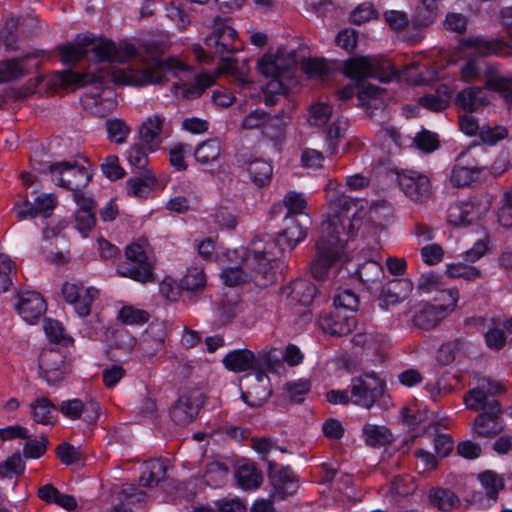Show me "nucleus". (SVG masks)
Masks as SVG:
<instances>
[{"instance_id":"f257e3e1","label":"nucleus","mask_w":512,"mask_h":512,"mask_svg":"<svg viewBox=\"0 0 512 512\" xmlns=\"http://www.w3.org/2000/svg\"><path fill=\"white\" fill-rule=\"evenodd\" d=\"M325 191L332 215L321 224L316 258L310 266L313 277L317 279H323L332 264L345 257L344 245L360 228L359 213L363 209L362 200L338 191L332 180L326 184Z\"/></svg>"},{"instance_id":"f03ea898","label":"nucleus","mask_w":512,"mask_h":512,"mask_svg":"<svg viewBox=\"0 0 512 512\" xmlns=\"http://www.w3.org/2000/svg\"><path fill=\"white\" fill-rule=\"evenodd\" d=\"M185 70L186 66L175 59L163 61L153 58L139 71L131 68L99 69L95 72L86 73L65 70L61 71L59 76L61 82L65 85L102 84L109 79L116 84L143 86L162 83L166 80L168 74L177 76V72Z\"/></svg>"},{"instance_id":"7ed1b4c3","label":"nucleus","mask_w":512,"mask_h":512,"mask_svg":"<svg viewBox=\"0 0 512 512\" xmlns=\"http://www.w3.org/2000/svg\"><path fill=\"white\" fill-rule=\"evenodd\" d=\"M344 73L347 77L358 81L357 87H361L358 91V98L363 101L366 96H376L382 90L378 86L362 84L366 78H375L382 82L392 80L396 75V70L388 59L378 56H361L353 57L345 61Z\"/></svg>"},{"instance_id":"20e7f679","label":"nucleus","mask_w":512,"mask_h":512,"mask_svg":"<svg viewBox=\"0 0 512 512\" xmlns=\"http://www.w3.org/2000/svg\"><path fill=\"white\" fill-rule=\"evenodd\" d=\"M89 46H92L90 51L97 61L123 63L135 54V48L131 45L121 48L117 47L111 40L100 39L94 42V39L90 36H79L77 43L60 48L61 60L65 64H75L86 56Z\"/></svg>"},{"instance_id":"39448f33","label":"nucleus","mask_w":512,"mask_h":512,"mask_svg":"<svg viewBox=\"0 0 512 512\" xmlns=\"http://www.w3.org/2000/svg\"><path fill=\"white\" fill-rule=\"evenodd\" d=\"M205 44L213 52L219 55L223 61L220 69L230 74L240 87H246L251 81L246 77V72L241 71L225 54L234 53L239 50L240 43L237 39V32L225 20L216 19L213 23L212 32L206 37Z\"/></svg>"},{"instance_id":"423d86ee","label":"nucleus","mask_w":512,"mask_h":512,"mask_svg":"<svg viewBox=\"0 0 512 512\" xmlns=\"http://www.w3.org/2000/svg\"><path fill=\"white\" fill-rule=\"evenodd\" d=\"M277 257L273 240L252 242L244 257V267L249 270L250 279L258 287H267L275 281L276 273L271 262Z\"/></svg>"},{"instance_id":"0eeeda50","label":"nucleus","mask_w":512,"mask_h":512,"mask_svg":"<svg viewBox=\"0 0 512 512\" xmlns=\"http://www.w3.org/2000/svg\"><path fill=\"white\" fill-rule=\"evenodd\" d=\"M486 150L481 145L470 146L456 158L450 182L454 187H466L488 169Z\"/></svg>"},{"instance_id":"6e6552de","label":"nucleus","mask_w":512,"mask_h":512,"mask_svg":"<svg viewBox=\"0 0 512 512\" xmlns=\"http://www.w3.org/2000/svg\"><path fill=\"white\" fill-rule=\"evenodd\" d=\"M464 401L468 409L483 411L474 421V429L479 436L493 437L501 431L502 427L498 423V418L502 409L497 400L486 401L483 390H470L464 397Z\"/></svg>"},{"instance_id":"1a4fd4ad","label":"nucleus","mask_w":512,"mask_h":512,"mask_svg":"<svg viewBox=\"0 0 512 512\" xmlns=\"http://www.w3.org/2000/svg\"><path fill=\"white\" fill-rule=\"evenodd\" d=\"M41 173H50L52 180L68 190L84 189L91 180V174L81 165L71 162H55L39 164L35 167Z\"/></svg>"},{"instance_id":"9d476101","label":"nucleus","mask_w":512,"mask_h":512,"mask_svg":"<svg viewBox=\"0 0 512 512\" xmlns=\"http://www.w3.org/2000/svg\"><path fill=\"white\" fill-rule=\"evenodd\" d=\"M126 261L117 266L120 276L131 278L141 283L153 280V264L145 248L132 243L125 250Z\"/></svg>"},{"instance_id":"9b49d317","label":"nucleus","mask_w":512,"mask_h":512,"mask_svg":"<svg viewBox=\"0 0 512 512\" xmlns=\"http://www.w3.org/2000/svg\"><path fill=\"white\" fill-rule=\"evenodd\" d=\"M443 293L447 294L450 302L441 305L426 303L420 306L412 317V324L415 328L422 331L433 330L454 311L459 299V291L456 288H450Z\"/></svg>"},{"instance_id":"f8f14e48","label":"nucleus","mask_w":512,"mask_h":512,"mask_svg":"<svg viewBox=\"0 0 512 512\" xmlns=\"http://www.w3.org/2000/svg\"><path fill=\"white\" fill-rule=\"evenodd\" d=\"M205 395L199 388L184 391L170 408L171 420L180 426L193 422L204 406Z\"/></svg>"},{"instance_id":"ddd939ff","label":"nucleus","mask_w":512,"mask_h":512,"mask_svg":"<svg viewBox=\"0 0 512 512\" xmlns=\"http://www.w3.org/2000/svg\"><path fill=\"white\" fill-rule=\"evenodd\" d=\"M490 208L487 196L470 201L452 203L447 210V220L453 226H467L479 221Z\"/></svg>"},{"instance_id":"4468645a","label":"nucleus","mask_w":512,"mask_h":512,"mask_svg":"<svg viewBox=\"0 0 512 512\" xmlns=\"http://www.w3.org/2000/svg\"><path fill=\"white\" fill-rule=\"evenodd\" d=\"M350 392L355 405L370 409L383 393V384L374 374H364L351 380Z\"/></svg>"},{"instance_id":"2eb2a0df","label":"nucleus","mask_w":512,"mask_h":512,"mask_svg":"<svg viewBox=\"0 0 512 512\" xmlns=\"http://www.w3.org/2000/svg\"><path fill=\"white\" fill-rule=\"evenodd\" d=\"M399 186L403 193L416 203L426 202L432 194L429 178L417 171L406 170L397 176Z\"/></svg>"},{"instance_id":"dca6fc26","label":"nucleus","mask_w":512,"mask_h":512,"mask_svg":"<svg viewBox=\"0 0 512 512\" xmlns=\"http://www.w3.org/2000/svg\"><path fill=\"white\" fill-rule=\"evenodd\" d=\"M296 65V51L279 48L274 57L264 56L259 60L258 70L266 77H289Z\"/></svg>"},{"instance_id":"f3484780","label":"nucleus","mask_w":512,"mask_h":512,"mask_svg":"<svg viewBox=\"0 0 512 512\" xmlns=\"http://www.w3.org/2000/svg\"><path fill=\"white\" fill-rule=\"evenodd\" d=\"M310 224L308 215H303L301 218L296 216H285L283 219V229L279 233V237L275 242L276 249L280 251L285 248L293 249L300 241L306 237L307 228Z\"/></svg>"},{"instance_id":"a211bd4d","label":"nucleus","mask_w":512,"mask_h":512,"mask_svg":"<svg viewBox=\"0 0 512 512\" xmlns=\"http://www.w3.org/2000/svg\"><path fill=\"white\" fill-rule=\"evenodd\" d=\"M269 479L273 486L271 498L274 500H284L298 490V480L289 467L277 468L276 465L268 462Z\"/></svg>"},{"instance_id":"6ab92c4d","label":"nucleus","mask_w":512,"mask_h":512,"mask_svg":"<svg viewBox=\"0 0 512 512\" xmlns=\"http://www.w3.org/2000/svg\"><path fill=\"white\" fill-rule=\"evenodd\" d=\"M62 294L65 301L74 306L80 317L90 314L91 305L98 297L99 291L94 287L84 289L76 283L66 282L62 286Z\"/></svg>"},{"instance_id":"aec40b11","label":"nucleus","mask_w":512,"mask_h":512,"mask_svg":"<svg viewBox=\"0 0 512 512\" xmlns=\"http://www.w3.org/2000/svg\"><path fill=\"white\" fill-rule=\"evenodd\" d=\"M270 379L262 370H257L255 376L248 380L246 391H242L241 398L250 407L262 406L270 397Z\"/></svg>"},{"instance_id":"412c9836","label":"nucleus","mask_w":512,"mask_h":512,"mask_svg":"<svg viewBox=\"0 0 512 512\" xmlns=\"http://www.w3.org/2000/svg\"><path fill=\"white\" fill-rule=\"evenodd\" d=\"M64 358V354L58 349H45L41 352L38 366L49 384H55L63 378Z\"/></svg>"},{"instance_id":"4be33fe9","label":"nucleus","mask_w":512,"mask_h":512,"mask_svg":"<svg viewBox=\"0 0 512 512\" xmlns=\"http://www.w3.org/2000/svg\"><path fill=\"white\" fill-rule=\"evenodd\" d=\"M58 410L70 420H78L84 414V420L88 424H94L100 416V406L95 401L83 403L80 399H68L60 403Z\"/></svg>"},{"instance_id":"5701e85b","label":"nucleus","mask_w":512,"mask_h":512,"mask_svg":"<svg viewBox=\"0 0 512 512\" xmlns=\"http://www.w3.org/2000/svg\"><path fill=\"white\" fill-rule=\"evenodd\" d=\"M319 324L323 331L331 335L344 336L354 330L356 319L352 313L335 309L333 312L323 314Z\"/></svg>"},{"instance_id":"b1692460","label":"nucleus","mask_w":512,"mask_h":512,"mask_svg":"<svg viewBox=\"0 0 512 512\" xmlns=\"http://www.w3.org/2000/svg\"><path fill=\"white\" fill-rule=\"evenodd\" d=\"M166 336L167 332L164 322H151L142 334L138 348L144 356H152L162 349Z\"/></svg>"},{"instance_id":"393cba45","label":"nucleus","mask_w":512,"mask_h":512,"mask_svg":"<svg viewBox=\"0 0 512 512\" xmlns=\"http://www.w3.org/2000/svg\"><path fill=\"white\" fill-rule=\"evenodd\" d=\"M16 309L25 321L33 323L46 311V303L38 292L26 291L19 294Z\"/></svg>"},{"instance_id":"a878e982","label":"nucleus","mask_w":512,"mask_h":512,"mask_svg":"<svg viewBox=\"0 0 512 512\" xmlns=\"http://www.w3.org/2000/svg\"><path fill=\"white\" fill-rule=\"evenodd\" d=\"M165 118L161 115L149 116L139 128V138L150 152L156 151L161 144V134Z\"/></svg>"},{"instance_id":"bb28decb","label":"nucleus","mask_w":512,"mask_h":512,"mask_svg":"<svg viewBox=\"0 0 512 512\" xmlns=\"http://www.w3.org/2000/svg\"><path fill=\"white\" fill-rule=\"evenodd\" d=\"M316 294L315 286L308 280L297 279L281 289V295L291 304L309 305Z\"/></svg>"},{"instance_id":"cd10ccee","label":"nucleus","mask_w":512,"mask_h":512,"mask_svg":"<svg viewBox=\"0 0 512 512\" xmlns=\"http://www.w3.org/2000/svg\"><path fill=\"white\" fill-rule=\"evenodd\" d=\"M222 362L228 370L235 373L258 370L256 357L248 349L233 350L223 358Z\"/></svg>"},{"instance_id":"c85d7f7f","label":"nucleus","mask_w":512,"mask_h":512,"mask_svg":"<svg viewBox=\"0 0 512 512\" xmlns=\"http://www.w3.org/2000/svg\"><path fill=\"white\" fill-rule=\"evenodd\" d=\"M169 462L166 459H152L143 464L139 482L142 487L152 488L166 479Z\"/></svg>"},{"instance_id":"c756f323","label":"nucleus","mask_w":512,"mask_h":512,"mask_svg":"<svg viewBox=\"0 0 512 512\" xmlns=\"http://www.w3.org/2000/svg\"><path fill=\"white\" fill-rule=\"evenodd\" d=\"M458 107L469 113L475 112L488 103L486 91L480 87H468L458 93L456 97Z\"/></svg>"},{"instance_id":"7c9ffc66","label":"nucleus","mask_w":512,"mask_h":512,"mask_svg":"<svg viewBox=\"0 0 512 512\" xmlns=\"http://www.w3.org/2000/svg\"><path fill=\"white\" fill-rule=\"evenodd\" d=\"M222 152L221 143L218 138H210L203 141L194 150V157L198 164L211 166L217 163Z\"/></svg>"},{"instance_id":"2f4dec72","label":"nucleus","mask_w":512,"mask_h":512,"mask_svg":"<svg viewBox=\"0 0 512 512\" xmlns=\"http://www.w3.org/2000/svg\"><path fill=\"white\" fill-rule=\"evenodd\" d=\"M412 289V283L406 279L393 280L382 290V301L386 306L395 305L407 299Z\"/></svg>"},{"instance_id":"473e14b6","label":"nucleus","mask_w":512,"mask_h":512,"mask_svg":"<svg viewBox=\"0 0 512 512\" xmlns=\"http://www.w3.org/2000/svg\"><path fill=\"white\" fill-rule=\"evenodd\" d=\"M38 496L46 503H54L66 510H74L77 507L76 499L69 494L61 493L52 484H46L39 488Z\"/></svg>"},{"instance_id":"72a5a7b5","label":"nucleus","mask_w":512,"mask_h":512,"mask_svg":"<svg viewBox=\"0 0 512 512\" xmlns=\"http://www.w3.org/2000/svg\"><path fill=\"white\" fill-rule=\"evenodd\" d=\"M364 442L373 448L390 444L394 437L392 432L383 425L367 423L362 429Z\"/></svg>"},{"instance_id":"f704fd0d","label":"nucleus","mask_w":512,"mask_h":512,"mask_svg":"<svg viewBox=\"0 0 512 512\" xmlns=\"http://www.w3.org/2000/svg\"><path fill=\"white\" fill-rule=\"evenodd\" d=\"M428 499L432 507L442 511H450L460 505V499L453 491L440 487L432 488Z\"/></svg>"},{"instance_id":"c9c22d12","label":"nucleus","mask_w":512,"mask_h":512,"mask_svg":"<svg viewBox=\"0 0 512 512\" xmlns=\"http://www.w3.org/2000/svg\"><path fill=\"white\" fill-rule=\"evenodd\" d=\"M485 84L488 89L498 92L508 104H512V78L504 77L488 68Z\"/></svg>"},{"instance_id":"e433bc0d","label":"nucleus","mask_w":512,"mask_h":512,"mask_svg":"<svg viewBox=\"0 0 512 512\" xmlns=\"http://www.w3.org/2000/svg\"><path fill=\"white\" fill-rule=\"evenodd\" d=\"M288 119V114L283 110L275 115L267 113V119H265L261 130L262 134L270 140L281 139L284 136Z\"/></svg>"},{"instance_id":"4c0bfd02","label":"nucleus","mask_w":512,"mask_h":512,"mask_svg":"<svg viewBox=\"0 0 512 512\" xmlns=\"http://www.w3.org/2000/svg\"><path fill=\"white\" fill-rule=\"evenodd\" d=\"M31 416L34 422L42 425L53 424V411L55 405L47 397H37L29 404Z\"/></svg>"},{"instance_id":"58836bf2","label":"nucleus","mask_w":512,"mask_h":512,"mask_svg":"<svg viewBox=\"0 0 512 512\" xmlns=\"http://www.w3.org/2000/svg\"><path fill=\"white\" fill-rule=\"evenodd\" d=\"M236 479L241 488L244 490H252L261 485L263 476L261 471H259L254 464L245 463L240 465L236 470Z\"/></svg>"},{"instance_id":"ea45409f","label":"nucleus","mask_w":512,"mask_h":512,"mask_svg":"<svg viewBox=\"0 0 512 512\" xmlns=\"http://www.w3.org/2000/svg\"><path fill=\"white\" fill-rule=\"evenodd\" d=\"M247 171L252 182L259 187L269 184L273 173L272 166L260 159L251 161Z\"/></svg>"},{"instance_id":"a19ab883","label":"nucleus","mask_w":512,"mask_h":512,"mask_svg":"<svg viewBox=\"0 0 512 512\" xmlns=\"http://www.w3.org/2000/svg\"><path fill=\"white\" fill-rule=\"evenodd\" d=\"M450 100L449 89L441 85L433 94H428L419 99V104L431 111H441L448 106Z\"/></svg>"},{"instance_id":"79ce46f5","label":"nucleus","mask_w":512,"mask_h":512,"mask_svg":"<svg viewBox=\"0 0 512 512\" xmlns=\"http://www.w3.org/2000/svg\"><path fill=\"white\" fill-rule=\"evenodd\" d=\"M26 74L24 59L0 61V83L16 81Z\"/></svg>"},{"instance_id":"37998d69","label":"nucleus","mask_w":512,"mask_h":512,"mask_svg":"<svg viewBox=\"0 0 512 512\" xmlns=\"http://www.w3.org/2000/svg\"><path fill=\"white\" fill-rule=\"evenodd\" d=\"M206 285V275L200 267H190L180 281V287L189 292H199Z\"/></svg>"},{"instance_id":"c03bdc74","label":"nucleus","mask_w":512,"mask_h":512,"mask_svg":"<svg viewBox=\"0 0 512 512\" xmlns=\"http://www.w3.org/2000/svg\"><path fill=\"white\" fill-rule=\"evenodd\" d=\"M357 274L361 282L371 286L381 281L384 272L382 266L378 262L374 260H367L359 265Z\"/></svg>"},{"instance_id":"a18cd8bd","label":"nucleus","mask_w":512,"mask_h":512,"mask_svg":"<svg viewBox=\"0 0 512 512\" xmlns=\"http://www.w3.org/2000/svg\"><path fill=\"white\" fill-rule=\"evenodd\" d=\"M105 127L109 140L116 144H123L126 142L129 134L131 133L129 125L119 118L108 119L105 123Z\"/></svg>"},{"instance_id":"49530a36","label":"nucleus","mask_w":512,"mask_h":512,"mask_svg":"<svg viewBox=\"0 0 512 512\" xmlns=\"http://www.w3.org/2000/svg\"><path fill=\"white\" fill-rule=\"evenodd\" d=\"M205 90V86L200 84L197 79H194L192 83L180 80L179 82L173 83L171 86V92L178 98L183 99H194L202 95Z\"/></svg>"},{"instance_id":"de8ad7c7","label":"nucleus","mask_w":512,"mask_h":512,"mask_svg":"<svg viewBox=\"0 0 512 512\" xmlns=\"http://www.w3.org/2000/svg\"><path fill=\"white\" fill-rule=\"evenodd\" d=\"M446 274L450 278H463L468 281H474L482 276L481 270L467 262L448 264Z\"/></svg>"},{"instance_id":"09e8293b","label":"nucleus","mask_w":512,"mask_h":512,"mask_svg":"<svg viewBox=\"0 0 512 512\" xmlns=\"http://www.w3.org/2000/svg\"><path fill=\"white\" fill-rule=\"evenodd\" d=\"M477 50L484 55L508 56L512 54V45L503 39L477 40Z\"/></svg>"},{"instance_id":"8fccbe9b","label":"nucleus","mask_w":512,"mask_h":512,"mask_svg":"<svg viewBox=\"0 0 512 512\" xmlns=\"http://www.w3.org/2000/svg\"><path fill=\"white\" fill-rule=\"evenodd\" d=\"M283 205L287 209L285 216L291 215L301 218V216L307 215L305 213L307 202L302 193L289 191L283 198Z\"/></svg>"},{"instance_id":"3c124183","label":"nucleus","mask_w":512,"mask_h":512,"mask_svg":"<svg viewBox=\"0 0 512 512\" xmlns=\"http://www.w3.org/2000/svg\"><path fill=\"white\" fill-rule=\"evenodd\" d=\"M152 183L153 176L149 171L145 172L144 178H130L127 181L128 194L137 198H144L152 190Z\"/></svg>"},{"instance_id":"603ef678","label":"nucleus","mask_w":512,"mask_h":512,"mask_svg":"<svg viewBox=\"0 0 512 512\" xmlns=\"http://www.w3.org/2000/svg\"><path fill=\"white\" fill-rule=\"evenodd\" d=\"M478 479L485 489L486 495L495 500L500 490L504 488L503 479L493 471L479 474Z\"/></svg>"},{"instance_id":"864d4df0","label":"nucleus","mask_w":512,"mask_h":512,"mask_svg":"<svg viewBox=\"0 0 512 512\" xmlns=\"http://www.w3.org/2000/svg\"><path fill=\"white\" fill-rule=\"evenodd\" d=\"M44 331L46 336L57 344L67 346L72 343V338L65 334L62 324L54 319L44 320Z\"/></svg>"},{"instance_id":"5fc2aeb1","label":"nucleus","mask_w":512,"mask_h":512,"mask_svg":"<svg viewBox=\"0 0 512 512\" xmlns=\"http://www.w3.org/2000/svg\"><path fill=\"white\" fill-rule=\"evenodd\" d=\"M143 143H134L126 151V158L129 164L137 169H145L148 165V146Z\"/></svg>"},{"instance_id":"6e6d98bb","label":"nucleus","mask_w":512,"mask_h":512,"mask_svg":"<svg viewBox=\"0 0 512 512\" xmlns=\"http://www.w3.org/2000/svg\"><path fill=\"white\" fill-rule=\"evenodd\" d=\"M221 279L227 286H238L250 279L249 270L244 267V262L241 267H227L222 270Z\"/></svg>"},{"instance_id":"4d7b16f0","label":"nucleus","mask_w":512,"mask_h":512,"mask_svg":"<svg viewBox=\"0 0 512 512\" xmlns=\"http://www.w3.org/2000/svg\"><path fill=\"white\" fill-rule=\"evenodd\" d=\"M334 306L335 309L353 314L358 309L359 297L351 290H341L334 296Z\"/></svg>"},{"instance_id":"13d9d810","label":"nucleus","mask_w":512,"mask_h":512,"mask_svg":"<svg viewBox=\"0 0 512 512\" xmlns=\"http://www.w3.org/2000/svg\"><path fill=\"white\" fill-rule=\"evenodd\" d=\"M465 346V340L463 338H457L449 341L438 350V360L442 364H450L456 358V355L463 350Z\"/></svg>"},{"instance_id":"bf43d9fd","label":"nucleus","mask_w":512,"mask_h":512,"mask_svg":"<svg viewBox=\"0 0 512 512\" xmlns=\"http://www.w3.org/2000/svg\"><path fill=\"white\" fill-rule=\"evenodd\" d=\"M417 288L425 293H430L433 291H440L443 294L442 300H445V296L443 291H447L448 289H442V276L436 274L434 272H429L422 274L417 281Z\"/></svg>"},{"instance_id":"052dcab7","label":"nucleus","mask_w":512,"mask_h":512,"mask_svg":"<svg viewBox=\"0 0 512 512\" xmlns=\"http://www.w3.org/2000/svg\"><path fill=\"white\" fill-rule=\"evenodd\" d=\"M25 470V463L23 462L19 452L14 453L8 457L6 461L0 463V476L11 478L14 475H20Z\"/></svg>"},{"instance_id":"680f3d73","label":"nucleus","mask_w":512,"mask_h":512,"mask_svg":"<svg viewBox=\"0 0 512 512\" xmlns=\"http://www.w3.org/2000/svg\"><path fill=\"white\" fill-rule=\"evenodd\" d=\"M332 116V107L326 103H316L310 107L308 121L311 125L321 127Z\"/></svg>"},{"instance_id":"e2e57ef3","label":"nucleus","mask_w":512,"mask_h":512,"mask_svg":"<svg viewBox=\"0 0 512 512\" xmlns=\"http://www.w3.org/2000/svg\"><path fill=\"white\" fill-rule=\"evenodd\" d=\"M118 318L125 324H142L149 320V313L145 310L136 309L132 306H124L118 314Z\"/></svg>"},{"instance_id":"0e129e2a","label":"nucleus","mask_w":512,"mask_h":512,"mask_svg":"<svg viewBox=\"0 0 512 512\" xmlns=\"http://www.w3.org/2000/svg\"><path fill=\"white\" fill-rule=\"evenodd\" d=\"M192 148L189 144L177 143L173 145L169 152L170 164L178 171H184L187 169L185 162V155L190 153Z\"/></svg>"},{"instance_id":"69168bd1","label":"nucleus","mask_w":512,"mask_h":512,"mask_svg":"<svg viewBox=\"0 0 512 512\" xmlns=\"http://www.w3.org/2000/svg\"><path fill=\"white\" fill-rule=\"evenodd\" d=\"M15 269L9 256L0 254V293L6 292L13 284Z\"/></svg>"},{"instance_id":"338daca9","label":"nucleus","mask_w":512,"mask_h":512,"mask_svg":"<svg viewBox=\"0 0 512 512\" xmlns=\"http://www.w3.org/2000/svg\"><path fill=\"white\" fill-rule=\"evenodd\" d=\"M407 142L425 152H432L438 147V140L434 134L427 130L419 132L415 137H408Z\"/></svg>"},{"instance_id":"774afa93","label":"nucleus","mask_w":512,"mask_h":512,"mask_svg":"<svg viewBox=\"0 0 512 512\" xmlns=\"http://www.w3.org/2000/svg\"><path fill=\"white\" fill-rule=\"evenodd\" d=\"M240 311V302L237 299L224 300L218 308V316L221 324L230 323Z\"/></svg>"}]
</instances>
